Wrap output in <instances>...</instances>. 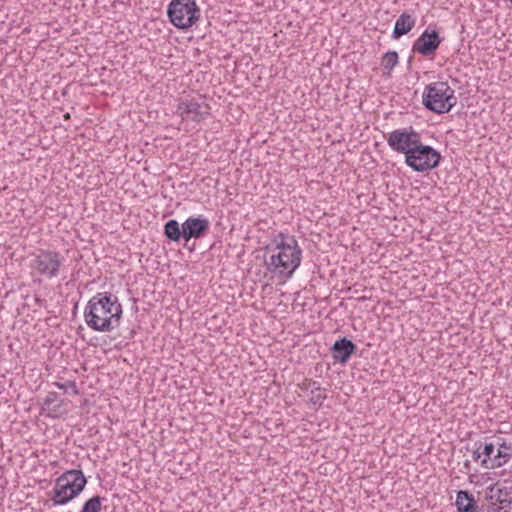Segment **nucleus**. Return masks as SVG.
Returning a JSON list of instances; mask_svg holds the SVG:
<instances>
[{"instance_id": "f257e3e1", "label": "nucleus", "mask_w": 512, "mask_h": 512, "mask_svg": "<svg viewBox=\"0 0 512 512\" xmlns=\"http://www.w3.org/2000/svg\"><path fill=\"white\" fill-rule=\"evenodd\" d=\"M123 309L116 295L99 292L84 309V320L93 331L110 332L120 325Z\"/></svg>"}, {"instance_id": "f03ea898", "label": "nucleus", "mask_w": 512, "mask_h": 512, "mask_svg": "<svg viewBox=\"0 0 512 512\" xmlns=\"http://www.w3.org/2000/svg\"><path fill=\"white\" fill-rule=\"evenodd\" d=\"M302 249L294 236L290 237V244H277V251L269 260L265 261L267 269L282 278H291L295 270L300 266Z\"/></svg>"}, {"instance_id": "7ed1b4c3", "label": "nucleus", "mask_w": 512, "mask_h": 512, "mask_svg": "<svg viewBox=\"0 0 512 512\" xmlns=\"http://www.w3.org/2000/svg\"><path fill=\"white\" fill-rule=\"evenodd\" d=\"M424 107L434 113L444 114L457 104L455 91L447 82L437 81L426 85L422 94Z\"/></svg>"}, {"instance_id": "20e7f679", "label": "nucleus", "mask_w": 512, "mask_h": 512, "mask_svg": "<svg viewBox=\"0 0 512 512\" xmlns=\"http://www.w3.org/2000/svg\"><path fill=\"white\" fill-rule=\"evenodd\" d=\"M87 480L81 470H68L59 476L55 481L52 490L51 501L53 506H62L78 496Z\"/></svg>"}, {"instance_id": "39448f33", "label": "nucleus", "mask_w": 512, "mask_h": 512, "mask_svg": "<svg viewBox=\"0 0 512 512\" xmlns=\"http://www.w3.org/2000/svg\"><path fill=\"white\" fill-rule=\"evenodd\" d=\"M167 15L176 28L188 29L199 20L200 9L194 0H172Z\"/></svg>"}, {"instance_id": "423d86ee", "label": "nucleus", "mask_w": 512, "mask_h": 512, "mask_svg": "<svg viewBox=\"0 0 512 512\" xmlns=\"http://www.w3.org/2000/svg\"><path fill=\"white\" fill-rule=\"evenodd\" d=\"M441 160V154L429 145L420 141L406 156L405 164L416 172H426L436 168Z\"/></svg>"}, {"instance_id": "0eeeda50", "label": "nucleus", "mask_w": 512, "mask_h": 512, "mask_svg": "<svg viewBox=\"0 0 512 512\" xmlns=\"http://www.w3.org/2000/svg\"><path fill=\"white\" fill-rule=\"evenodd\" d=\"M487 512H507L512 505V482H496L485 490Z\"/></svg>"}, {"instance_id": "6e6552de", "label": "nucleus", "mask_w": 512, "mask_h": 512, "mask_svg": "<svg viewBox=\"0 0 512 512\" xmlns=\"http://www.w3.org/2000/svg\"><path fill=\"white\" fill-rule=\"evenodd\" d=\"M65 258L59 252L54 250H40L36 255L32 267L38 274L47 279H53L59 276L64 267Z\"/></svg>"}, {"instance_id": "1a4fd4ad", "label": "nucleus", "mask_w": 512, "mask_h": 512, "mask_svg": "<svg viewBox=\"0 0 512 512\" xmlns=\"http://www.w3.org/2000/svg\"><path fill=\"white\" fill-rule=\"evenodd\" d=\"M484 457L481 459V466L485 469L500 468L512 458L511 444L503 441L501 443H485L483 446Z\"/></svg>"}, {"instance_id": "9d476101", "label": "nucleus", "mask_w": 512, "mask_h": 512, "mask_svg": "<svg viewBox=\"0 0 512 512\" xmlns=\"http://www.w3.org/2000/svg\"><path fill=\"white\" fill-rule=\"evenodd\" d=\"M420 141V134L412 127L393 130L387 138L389 147L397 153L404 154L405 157Z\"/></svg>"}, {"instance_id": "9b49d317", "label": "nucleus", "mask_w": 512, "mask_h": 512, "mask_svg": "<svg viewBox=\"0 0 512 512\" xmlns=\"http://www.w3.org/2000/svg\"><path fill=\"white\" fill-rule=\"evenodd\" d=\"M441 42L442 40L436 30L430 32L426 29L414 42L412 50L422 56L428 57L435 53Z\"/></svg>"}, {"instance_id": "f8f14e48", "label": "nucleus", "mask_w": 512, "mask_h": 512, "mask_svg": "<svg viewBox=\"0 0 512 512\" xmlns=\"http://www.w3.org/2000/svg\"><path fill=\"white\" fill-rule=\"evenodd\" d=\"M209 107L201 105L195 100H182L179 102L177 112L183 120L200 122L209 114Z\"/></svg>"}, {"instance_id": "ddd939ff", "label": "nucleus", "mask_w": 512, "mask_h": 512, "mask_svg": "<svg viewBox=\"0 0 512 512\" xmlns=\"http://www.w3.org/2000/svg\"><path fill=\"white\" fill-rule=\"evenodd\" d=\"M184 240L189 242L192 238H202L210 228V222L207 218L199 217H188L183 223Z\"/></svg>"}, {"instance_id": "4468645a", "label": "nucleus", "mask_w": 512, "mask_h": 512, "mask_svg": "<svg viewBox=\"0 0 512 512\" xmlns=\"http://www.w3.org/2000/svg\"><path fill=\"white\" fill-rule=\"evenodd\" d=\"M356 350L357 346L346 337L338 339L331 347L334 361L341 364L347 363Z\"/></svg>"}, {"instance_id": "2eb2a0df", "label": "nucleus", "mask_w": 512, "mask_h": 512, "mask_svg": "<svg viewBox=\"0 0 512 512\" xmlns=\"http://www.w3.org/2000/svg\"><path fill=\"white\" fill-rule=\"evenodd\" d=\"M416 20L410 14L402 13L395 22L393 38L398 39L407 34L415 26Z\"/></svg>"}, {"instance_id": "dca6fc26", "label": "nucleus", "mask_w": 512, "mask_h": 512, "mask_svg": "<svg viewBox=\"0 0 512 512\" xmlns=\"http://www.w3.org/2000/svg\"><path fill=\"white\" fill-rule=\"evenodd\" d=\"M58 393L57 392H49L44 399L43 409L47 410V415L49 417H59L64 413L62 408V403H56L58 401Z\"/></svg>"}, {"instance_id": "f3484780", "label": "nucleus", "mask_w": 512, "mask_h": 512, "mask_svg": "<svg viewBox=\"0 0 512 512\" xmlns=\"http://www.w3.org/2000/svg\"><path fill=\"white\" fill-rule=\"evenodd\" d=\"M164 235L169 240L178 242L181 238L184 239L183 226H180L177 220L170 219L164 225Z\"/></svg>"}, {"instance_id": "a211bd4d", "label": "nucleus", "mask_w": 512, "mask_h": 512, "mask_svg": "<svg viewBox=\"0 0 512 512\" xmlns=\"http://www.w3.org/2000/svg\"><path fill=\"white\" fill-rule=\"evenodd\" d=\"M474 503V496L470 492L465 490H460L457 492L455 505L458 512H469Z\"/></svg>"}, {"instance_id": "6ab92c4d", "label": "nucleus", "mask_w": 512, "mask_h": 512, "mask_svg": "<svg viewBox=\"0 0 512 512\" xmlns=\"http://www.w3.org/2000/svg\"><path fill=\"white\" fill-rule=\"evenodd\" d=\"M398 64V54L396 51H389L385 53L381 59V65L387 70V75H390L391 70Z\"/></svg>"}, {"instance_id": "aec40b11", "label": "nucleus", "mask_w": 512, "mask_h": 512, "mask_svg": "<svg viewBox=\"0 0 512 512\" xmlns=\"http://www.w3.org/2000/svg\"><path fill=\"white\" fill-rule=\"evenodd\" d=\"M103 498L96 495L87 500L80 512H100Z\"/></svg>"}, {"instance_id": "412c9836", "label": "nucleus", "mask_w": 512, "mask_h": 512, "mask_svg": "<svg viewBox=\"0 0 512 512\" xmlns=\"http://www.w3.org/2000/svg\"><path fill=\"white\" fill-rule=\"evenodd\" d=\"M54 385L57 388L62 389L64 391H67V389L70 388L74 395H78L79 394V390H78L77 385H76V383L74 381H67L65 383L55 382Z\"/></svg>"}, {"instance_id": "4be33fe9", "label": "nucleus", "mask_w": 512, "mask_h": 512, "mask_svg": "<svg viewBox=\"0 0 512 512\" xmlns=\"http://www.w3.org/2000/svg\"><path fill=\"white\" fill-rule=\"evenodd\" d=\"M290 237L288 235H285L284 233L280 232L274 238L272 239V243L275 245V250L277 251V244H290Z\"/></svg>"}, {"instance_id": "5701e85b", "label": "nucleus", "mask_w": 512, "mask_h": 512, "mask_svg": "<svg viewBox=\"0 0 512 512\" xmlns=\"http://www.w3.org/2000/svg\"><path fill=\"white\" fill-rule=\"evenodd\" d=\"M478 445V447L476 449L473 450V453H472V459L474 461H478L481 459L482 456H484L483 454V451H480L481 447H482V443L479 442V443H475V445Z\"/></svg>"}, {"instance_id": "b1692460", "label": "nucleus", "mask_w": 512, "mask_h": 512, "mask_svg": "<svg viewBox=\"0 0 512 512\" xmlns=\"http://www.w3.org/2000/svg\"><path fill=\"white\" fill-rule=\"evenodd\" d=\"M316 384H317L316 382H312L309 385L313 386L316 390H320V388L318 386L316 387Z\"/></svg>"}, {"instance_id": "393cba45", "label": "nucleus", "mask_w": 512, "mask_h": 512, "mask_svg": "<svg viewBox=\"0 0 512 512\" xmlns=\"http://www.w3.org/2000/svg\"><path fill=\"white\" fill-rule=\"evenodd\" d=\"M464 466H465L466 468H469V466H470V461H469V460H466V461L464 462Z\"/></svg>"}, {"instance_id": "a878e982", "label": "nucleus", "mask_w": 512, "mask_h": 512, "mask_svg": "<svg viewBox=\"0 0 512 512\" xmlns=\"http://www.w3.org/2000/svg\"><path fill=\"white\" fill-rule=\"evenodd\" d=\"M320 398H321V396H320V395H317V397H315L314 403H317V401H319V400H320Z\"/></svg>"}, {"instance_id": "bb28decb", "label": "nucleus", "mask_w": 512, "mask_h": 512, "mask_svg": "<svg viewBox=\"0 0 512 512\" xmlns=\"http://www.w3.org/2000/svg\"><path fill=\"white\" fill-rule=\"evenodd\" d=\"M320 398H321V396H320V395H317V397H315L314 403H317V401H319V400H320Z\"/></svg>"}, {"instance_id": "cd10ccee", "label": "nucleus", "mask_w": 512, "mask_h": 512, "mask_svg": "<svg viewBox=\"0 0 512 512\" xmlns=\"http://www.w3.org/2000/svg\"><path fill=\"white\" fill-rule=\"evenodd\" d=\"M68 118H70L69 113H67V114L65 115V119H68Z\"/></svg>"}, {"instance_id": "c85d7f7f", "label": "nucleus", "mask_w": 512, "mask_h": 512, "mask_svg": "<svg viewBox=\"0 0 512 512\" xmlns=\"http://www.w3.org/2000/svg\"><path fill=\"white\" fill-rule=\"evenodd\" d=\"M509 1H510V3L512 4V0H509Z\"/></svg>"}]
</instances>
